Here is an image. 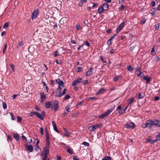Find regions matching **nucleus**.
<instances>
[{
	"instance_id": "2",
	"label": "nucleus",
	"mask_w": 160,
	"mask_h": 160,
	"mask_svg": "<svg viewBox=\"0 0 160 160\" xmlns=\"http://www.w3.org/2000/svg\"><path fill=\"white\" fill-rule=\"evenodd\" d=\"M115 107V105H113V106H112V108H111L107 110L104 113H102L99 116L98 118H103L105 117H106L107 116L109 115V114H110L111 112L113 111Z\"/></svg>"
},
{
	"instance_id": "49",
	"label": "nucleus",
	"mask_w": 160,
	"mask_h": 160,
	"mask_svg": "<svg viewBox=\"0 0 160 160\" xmlns=\"http://www.w3.org/2000/svg\"><path fill=\"white\" fill-rule=\"evenodd\" d=\"M39 131L41 135L43 134V129L42 128H40Z\"/></svg>"
},
{
	"instance_id": "21",
	"label": "nucleus",
	"mask_w": 160,
	"mask_h": 160,
	"mask_svg": "<svg viewBox=\"0 0 160 160\" xmlns=\"http://www.w3.org/2000/svg\"><path fill=\"white\" fill-rule=\"evenodd\" d=\"M13 137L17 141H19V136L18 133H14L13 134Z\"/></svg>"
},
{
	"instance_id": "35",
	"label": "nucleus",
	"mask_w": 160,
	"mask_h": 160,
	"mask_svg": "<svg viewBox=\"0 0 160 160\" xmlns=\"http://www.w3.org/2000/svg\"><path fill=\"white\" fill-rule=\"evenodd\" d=\"M10 67L11 68L12 71L14 72L15 71V66L12 64H10Z\"/></svg>"
},
{
	"instance_id": "24",
	"label": "nucleus",
	"mask_w": 160,
	"mask_h": 160,
	"mask_svg": "<svg viewBox=\"0 0 160 160\" xmlns=\"http://www.w3.org/2000/svg\"><path fill=\"white\" fill-rule=\"evenodd\" d=\"M45 132L46 136V139H49L48 132V131L47 128H46L45 129Z\"/></svg>"
},
{
	"instance_id": "4",
	"label": "nucleus",
	"mask_w": 160,
	"mask_h": 160,
	"mask_svg": "<svg viewBox=\"0 0 160 160\" xmlns=\"http://www.w3.org/2000/svg\"><path fill=\"white\" fill-rule=\"evenodd\" d=\"M127 22V20L125 21L124 22H122L119 25V26L117 28L116 31V33H118L121 31L122 29L124 27L125 23H126Z\"/></svg>"
},
{
	"instance_id": "38",
	"label": "nucleus",
	"mask_w": 160,
	"mask_h": 160,
	"mask_svg": "<svg viewBox=\"0 0 160 160\" xmlns=\"http://www.w3.org/2000/svg\"><path fill=\"white\" fill-rule=\"evenodd\" d=\"M65 109L66 110V112H68V113L70 112L69 110L70 109V108H69V106H66L65 107Z\"/></svg>"
},
{
	"instance_id": "37",
	"label": "nucleus",
	"mask_w": 160,
	"mask_h": 160,
	"mask_svg": "<svg viewBox=\"0 0 160 160\" xmlns=\"http://www.w3.org/2000/svg\"><path fill=\"white\" fill-rule=\"evenodd\" d=\"M121 78V77L120 76H118L117 77H114L113 78V80L115 81H117L119 79V78Z\"/></svg>"
},
{
	"instance_id": "8",
	"label": "nucleus",
	"mask_w": 160,
	"mask_h": 160,
	"mask_svg": "<svg viewBox=\"0 0 160 160\" xmlns=\"http://www.w3.org/2000/svg\"><path fill=\"white\" fill-rule=\"evenodd\" d=\"M142 73V72H141V68H138V66L136 70V74L138 77H142L141 74Z\"/></svg>"
},
{
	"instance_id": "7",
	"label": "nucleus",
	"mask_w": 160,
	"mask_h": 160,
	"mask_svg": "<svg viewBox=\"0 0 160 160\" xmlns=\"http://www.w3.org/2000/svg\"><path fill=\"white\" fill-rule=\"evenodd\" d=\"M39 14V10L38 9L35 10L32 13V19L36 18L37 15Z\"/></svg>"
},
{
	"instance_id": "6",
	"label": "nucleus",
	"mask_w": 160,
	"mask_h": 160,
	"mask_svg": "<svg viewBox=\"0 0 160 160\" xmlns=\"http://www.w3.org/2000/svg\"><path fill=\"white\" fill-rule=\"evenodd\" d=\"M82 78H80L77 79L76 80L74 81L72 83V85L75 86L77 85L78 83H79L82 82Z\"/></svg>"
},
{
	"instance_id": "33",
	"label": "nucleus",
	"mask_w": 160,
	"mask_h": 160,
	"mask_svg": "<svg viewBox=\"0 0 160 160\" xmlns=\"http://www.w3.org/2000/svg\"><path fill=\"white\" fill-rule=\"evenodd\" d=\"M107 43L108 46H111L112 43V40L109 39L107 41Z\"/></svg>"
},
{
	"instance_id": "32",
	"label": "nucleus",
	"mask_w": 160,
	"mask_h": 160,
	"mask_svg": "<svg viewBox=\"0 0 160 160\" xmlns=\"http://www.w3.org/2000/svg\"><path fill=\"white\" fill-rule=\"evenodd\" d=\"M127 69L130 72H132L133 70V69L132 68V67L130 65L127 66Z\"/></svg>"
},
{
	"instance_id": "17",
	"label": "nucleus",
	"mask_w": 160,
	"mask_h": 160,
	"mask_svg": "<svg viewBox=\"0 0 160 160\" xmlns=\"http://www.w3.org/2000/svg\"><path fill=\"white\" fill-rule=\"evenodd\" d=\"M104 11L107 10L108 8V4L107 3L103 4L102 6Z\"/></svg>"
},
{
	"instance_id": "42",
	"label": "nucleus",
	"mask_w": 160,
	"mask_h": 160,
	"mask_svg": "<svg viewBox=\"0 0 160 160\" xmlns=\"http://www.w3.org/2000/svg\"><path fill=\"white\" fill-rule=\"evenodd\" d=\"M155 54V49L154 48H152V50L151 52V54L153 55H154Z\"/></svg>"
},
{
	"instance_id": "19",
	"label": "nucleus",
	"mask_w": 160,
	"mask_h": 160,
	"mask_svg": "<svg viewBox=\"0 0 160 160\" xmlns=\"http://www.w3.org/2000/svg\"><path fill=\"white\" fill-rule=\"evenodd\" d=\"M43 151L45 153L44 156H47L48 154L49 153V149L43 148Z\"/></svg>"
},
{
	"instance_id": "47",
	"label": "nucleus",
	"mask_w": 160,
	"mask_h": 160,
	"mask_svg": "<svg viewBox=\"0 0 160 160\" xmlns=\"http://www.w3.org/2000/svg\"><path fill=\"white\" fill-rule=\"evenodd\" d=\"M58 53V51H56L55 52L53 53V55L55 57H57L59 56V54H58L57 53Z\"/></svg>"
},
{
	"instance_id": "64",
	"label": "nucleus",
	"mask_w": 160,
	"mask_h": 160,
	"mask_svg": "<svg viewBox=\"0 0 160 160\" xmlns=\"http://www.w3.org/2000/svg\"><path fill=\"white\" fill-rule=\"evenodd\" d=\"M73 160H80V159L77 158V156L76 155L74 156L73 157Z\"/></svg>"
},
{
	"instance_id": "46",
	"label": "nucleus",
	"mask_w": 160,
	"mask_h": 160,
	"mask_svg": "<svg viewBox=\"0 0 160 160\" xmlns=\"http://www.w3.org/2000/svg\"><path fill=\"white\" fill-rule=\"evenodd\" d=\"M2 104L3 108L4 109H6L7 108V106L6 103L4 102H2Z\"/></svg>"
},
{
	"instance_id": "55",
	"label": "nucleus",
	"mask_w": 160,
	"mask_h": 160,
	"mask_svg": "<svg viewBox=\"0 0 160 160\" xmlns=\"http://www.w3.org/2000/svg\"><path fill=\"white\" fill-rule=\"evenodd\" d=\"M35 112H31V113H30V116L31 117H33L34 116V115L35 114Z\"/></svg>"
},
{
	"instance_id": "15",
	"label": "nucleus",
	"mask_w": 160,
	"mask_h": 160,
	"mask_svg": "<svg viewBox=\"0 0 160 160\" xmlns=\"http://www.w3.org/2000/svg\"><path fill=\"white\" fill-rule=\"evenodd\" d=\"M40 98H41V102H42L43 101V99H46V96L44 94L43 92H42V93H40Z\"/></svg>"
},
{
	"instance_id": "30",
	"label": "nucleus",
	"mask_w": 160,
	"mask_h": 160,
	"mask_svg": "<svg viewBox=\"0 0 160 160\" xmlns=\"http://www.w3.org/2000/svg\"><path fill=\"white\" fill-rule=\"evenodd\" d=\"M102 160H111V158L109 156H106L102 158Z\"/></svg>"
},
{
	"instance_id": "40",
	"label": "nucleus",
	"mask_w": 160,
	"mask_h": 160,
	"mask_svg": "<svg viewBox=\"0 0 160 160\" xmlns=\"http://www.w3.org/2000/svg\"><path fill=\"white\" fill-rule=\"evenodd\" d=\"M67 152L71 154L73 153V152L72 150L69 148H68L67 150Z\"/></svg>"
},
{
	"instance_id": "34",
	"label": "nucleus",
	"mask_w": 160,
	"mask_h": 160,
	"mask_svg": "<svg viewBox=\"0 0 160 160\" xmlns=\"http://www.w3.org/2000/svg\"><path fill=\"white\" fill-rule=\"evenodd\" d=\"M159 23H158L155 25V28L156 30H158L159 28Z\"/></svg>"
},
{
	"instance_id": "39",
	"label": "nucleus",
	"mask_w": 160,
	"mask_h": 160,
	"mask_svg": "<svg viewBox=\"0 0 160 160\" xmlns=\"http://www.w3.org/2000/svg\"><path fill=\"white\" fill-rule=\"evenodd\" d=\"M138 97L139 99L142 98L143 97V96H142L141 93H138Z\"/></svg>"
},
{
	"instance_id": "22",
	"label": "nucleus",
	"mask_w": 160,
	"mask_h": 160,
	"mask_svg": "<svg viewBox=\"0 0 160 160\" xmlns=\"http://www.w3.org/2000/svg\"><path fill=\"white\" fill-rule=\"evenodd\" d=\"M104 11V10L102 6L99 7L98 9V12L100 14L102 13Z\"/></svg>"
},
{
	"instance_id": "10",
	"label": "nucleus",
	"mask_w": 160,
	"mask_h": 160,
	"mask_svg": "<svg viewBox=\"0 0 160 160\" xmlns=\"http://www.w3.org/2000/svg\"><path fill=\"white\" fill-rule=\"evenodd\" d=\"M153 121L151 120H148L146 123V127H151L153 125Z\"/></svg>"
},
{
	"instance_id": "50",
	"label": "nucleus",
	"mask_w": 160,
	"mask_h": 160,
	"mask_svg": "<svg viewBox=\"0 0 160 160\" xmlns=\"http://www.w3.org/2000/svg\"><path fill=\"white\" fill-rule=\"evenodd\" d=\"M70 98V96H69L67 94V95H66V96H65V97L63 99V100H65L66 99H69Z\"/></svg>"
},
{
	"instance_id": "16",
	"label": "nucleus",
	"mask_w": 160,
	"mask_h": 160,
	"mask_svg": "<svg viewBox=\"0 0 160 160\" xmlns=\"http://www.w3.org/2000/svg\"><path fill=\"white\" fill-rule=\"evenodd\" d=\"M49 139H46V146L44 148H49L50 142L49 141Z\"/></svg>"
},
{
	"instance_id": "48",
	"label": "nucleus",
	"mask_w": 160,
	"mask_h": 160,
	"mask_svg": "<svg viewBox=\"0 0 160 160\" xmlns=\"http://www.w3.org/2000/svg\"><path fill=\"white\" fill-rule=\"evenodd\" d=\"M7 47V44H6L5 45L4 48L3 50V54H4L5 53V52L6 50Z\"/></svg>"
},
{
	"instance_id": "23",
	"label": "nucleus",
	"mask_w": 160,
	"mask_h": 160,
	"mask_svg": "<svg viewBox=\"0 0 160 160\" xmlns=\"http://www.w3.org/2000/svg\"><path fill=\"white\" fill-rule=\"evenodd\" d=\"M156 9H157L156 8H153L151 9V13L152 15L153 16L155 14V12L157 11Z\"/></svg>"
},
{
	"instance_id": "63",
	"label": "nucleus",
	"mask_w": 160,
	"mask_h": 160,
	"mask_svg": "<svg viewBox=\"0 0 160 160\" xmlns=\"http://www.w3.org/2000/svg\"><path fill=\"white\" fill-rule=\"evenodd\" d=\"M47 157L48 156H44L42 158V160H50L49 158H48L47 159Z\"/></svg>"
},
{
	"instance_id": "56",
	"label": "nucleus",
	"mask_w": 160,
	"mask_h": 160,
	"mask_svg": "<svg viewBox=\"0 0 160 160\" xmlns=\"http://www.w3.org/2000/svg\"><path fill=\"white\" fill-rule=\"evenodd\" d=\"M22 140L24 141L25 140V141H27V139H26V137L25 136L23 135L22 134Z\"/></svg>"
},
{
	"instance_id": "57",
	"label": "nucleus",
	"mask_w": 160,
	"mask_h": 160,
	"mask_svg": "<svg viewBox=\"0 0 160 160\" xmlns=\"http://www.w3.org/2000/svg\"><path fill=\"white\" fill-rule=\"evenodd\" d=\"M68 114V112H66L64 111V113L62 114V116L63 117L65 116Z\"/></svg>"
},
{
	"instance_id": "59",
	"label": "nucleus",
	"mask_w": 160,
	"mask_h": 160,
	"mask_svg": "<svg viewBox=\"0 0 160 160\" xmlns=\"http://www.w3.org/2000/svg\"><path fill=\"white\" fill-rule=\"evenodd\" d=\"M151 5L152 7H154L155 5V2L154 1H152L151 2Z\"/></svg>"
},
{
	"instance_id": "11",
	"label": "nucleus",
	"mask_w": 160,
	"mask_h": 160,
	"mask_svg": "<svg viewBox=\"0 0 160 160\" xmlns=\"http://www.w3.org/2000/svg\"><path fill=\"white\" fill-rule=\"evenodd\" d=\"M26 148L27 151L30 152H32L33 150V148L31 145H28L27 144H26Z\"/></svg>"
},
{
	"instance_id": "45",
	"label": "nucleus",
	"mask_w": 160,
	"mask_h": 160,
	"mask_svg": "<svg viewBox=\"0 0 160 160\" xmlns=\"http://www.w3.org/2000/svg\"><path fill=\"white\" fill-rule=\"evenodd\" d=\"M67 91V89L66 88H65L64 89V90H63V91H62V93H61V95L62 96L64 95L66 93V92Z\"/></svg>"
},
{
	"instance_id": "5",
	"label": "nucleus",
	"mask_w": 160,
	"mask_h": 160,
	"mask_svg": "<svg viewBox=\"0 0 160 160\" xmlns=\"http://www.w3.org/2000/svg\"><path fill=\"white\" fill-rule=\"evenodd\" d=\"M125 127L126 128L129 129H133L135 127V125L132 122L127 123L125 125Z\"/></svg>"
},
{
	"instance_id": "29",
	"label": "nucleus",
	"mask_w": 160,
	"mask_h": 160,
	"mask_svg": "<svg viewBox=\"0 0 160 160\" xmlns=\"http://www.w3.org/2000/svg\"><path fill=\"white\" fill-rule=\"evenodd\" d=\"M102 126V123H99L98 124H97L95 125H94V127L95 128V129L96 130V128L101 127Z\"/></svg>"
},
{
	"instance_id": "13",
	"label": "nucleus",
	"mask_w": 160,
	"mask_h": 160,
	"mask_svg": "<svg viewBox=\"0 0 160 160\" xmlns=\"http://www.w3.org/2000/svg\"><path fill=\"white\" fill-rule=\"evenodd\" d=\"M153 124L158 127H160V121L157 120L153 121Z\"/></svg>"
},
{
	"instance_id": "28",
	"label": "nucleus",
	"mask_w": 160,
	"mask_h": 160,
	"mask_svg": "<svg viewBox=\"0 0 160 160\" xmlns=\"http://www.w3.org/2000/svg\"><path fill=\"white\" fill-rule=\"evenodd\" d=\"M105 90L106 89L104 88H101L97 92L96 94H99L102 91H105Z\"/></svg>"
},
{
	"instance_id": "12",
	"label": "nucleus",
	"mask_w": 160,
	"mask_h": 160,
	"mask_svg": "<svg viewBox=\"0 0 160 160\" xmlns=\"http://www.w3.org/2000/svg\"><path fill=\"white\" fill-rule=\"evenodd\" d=\"M93 68V67H91L87 71L86 73V77L89 76L92 74V71Z\"/></svg>"
},
{
	"instance_id": "9",
	"label": "nucleus",
	"mask_w": 160,
	"mask_h": 160,
	"mask_svg": "<svg viewBox=\"0 0 160 160\" xmlns=\"http://www.w3.org/2000/svg\"><path fill=\"white\" fill-rule=\"evenodd\" d=\"M56 82L58 85V86H61L62 87H64V84L63 81H61L59 78L56 80Z\"/></svg>"
},
{
	"instance_id": "25",
	"label": "nucleus",
	"mask_w": 160,
	"mask_h": 160,
	"mask_svg": "<svg viewBox=\"0 0 160 160\" xmlns=\"http://www.w3.org/2000/svg\"><path fill=\"white\" fill-rule=\"evenodd\" d=\"M127 108H128V106H127L124 109H123V110H121L120 111L118 112L119 114L120 115H121V114H122V113H123L124 112H125V111L126 110Z\"/></svg>"
},
{
	"instance_id": "54",
	"label": "nucleus",
	"mask_w": 160,
	"mask_h": 160,
	"mask_svg": "<svg viewBox=\"0 0 160 160\" xmlns=\"http://www.w3.org/2000/svg\"><path fill=\"white\" fill-rule=\"evenodd\" d=\"M82 144L86 146H89V143L86 142H84L82 143Z\"/></svg>"
},
{
	"instance_id": "20",
	"label": "nucleus",
	"mask_w": 160,
	"mask_h": 160,
	"mask_svg": "<svg viewBox=\"0 0 160 160\" xmlns=\"http://www.w3.org/2000/svg\"><path fill=\"white\" fill-rule=\"evenodd\" d=\"M143 79L146 80V83L147 84H149L150 83V78H148L147 76H144L143 77Z\"/></svg>"
},
{
	"instance_id": "44",
	"label": "nucleus",
	"mask_w": 160,
	"mask_h": 160,
	"mask_svg": "<svg viewBox=\"0 0 160 160\" xmlns=\"http://www.w3.org/2000/svg\"><path fill=\"white\" fill-rule=\"evenodd\" d=\"M18 46L20 47L23 46L24 45V43L22 41L20 42H19L18 43Z\"/></svg>"
},
{
	"instance_id": "52",
	"label": "nucleus",
	"mask_w": 160,
	"mask_h": 160,
	"mask_svg": "<svg viewBox=\"0 0 160 160\" xmlns=\"http://www.w3.org/2000/svg\"><path fill=\"white\" fill-rule=\"evenodd\" d=\"M156 138L158 140H160V132L156 135Z\"/></svg>"
},
{
	"instance_id": "53",
	"label": "nucleus",
	"mask_w": 160,
	"mask_h": 160,
	"mask_svg": "<svg viewBox=\"0 0 160 160\" xmlns=\"http://www.w3.org/2000/svg\"><path fill=\"white\" fill-rule=\"evenodd\" d=\"M64 135L68 137L70 136V135L68 132H66L64 134Z\"/></svg>"
},
{
	"instance_id": "41",
	"label": "nucleus",
	"mask_w": 160,
	"mask_h": 160,
	"mask_svg": "<svg viewBox=\"0 0 160 160\" xmlns=\"http://www.w3.org/2000/svg\"><path fill=\"white\" fill-rule=\"evenodd\" d=\"M8 26L9 23L8 22H6L4 25L3 28H6L8 27Z\"/></svg>"
},
{
	"instance_id": "51",
	"label": "nucleus",
	"mask_w": 160,
	"mask_h": 160,
	"mask_svg": "<svg viewBox=\"0 0 160 160\" xmlns=\"http://www.w3.org/2000/svg\"><path fill=\"white\" fill-rule=\"evenodd\" d=\"M84 43L85 45L88 46L89 47L90 46V43L88 41H86L84 42Z\"/></svg>"
},
{
	"instance_id": "1",
	"label": "nucleus",
	"mask_w": 160,
	"mask_h": 160,
	"mask_svg": "<svg viewBox=\"0 0 160 160\" xmlns=\"http://www.w3.org/2000/svg\"><path fill=\"white\" fill-rule=\"evenodd\" d=\"M58 102L56 100H53L50 102H48L46 103L45 107L46 108H50L52 110L55 111L58 110L59 108Z\"/></svg>"
},
{
	"instance_id": "62",
	"label": "nucleus",
	"mask_w": 160,
	"mask_h": 160,
	"mask_svg": "<svg viewBox=\"0 0 160 160\" xmlns=\"http://www.w3.org/2000/svg\"><path fill=\"white\" fill-rule=\"evenodd\" d=\"M88 80H86L84 81L82 84L83 85H86L88 84Z\"/></svg>"
},
{
	"instance_id": "14",
	"label": "nucleus",
	"mask_w": 160,
	"mask_h": 160,
	"mask_svg": "<svg viewBox=\"0 0 160 160\" xmlns=\"http://www.w3.org/2000/svg\"><path fill=\"white\" fill-rule=\"evenodd\" d=\"M52 123L53 126L54 130L58 133H59V131L57 128V126L55 122L53 121H52Z\"/></svg>"
},
{
	"instance_id": "26",
	"label": "nucleus",
	"mask_w": 160,
	"mask_h": 160,
	"mask_svg": "<svg viewBox=\"0 0 160 160\" xmlns=\"http://www.w3.org/2000/svg\"><path fill=\"white\" fill-rule=\"evenodd\" d=\"M88 129L89 130L92 131H94L95 130L94 125L89 127Z\"/></svg>"
},
{
	"instance_id": "31",
	"label": "nucleus",
	"mask_w": 160,
	"mask_h": 160,
	"mask_svg": "<svg viewBox=\"0 0 160 160\" xmlns=\"http://www.w3.org/2000/svg\"><path fill=\"white\" fill-rule=\"evenodd\" d=\"M125 8H126V7L124 5H122L118 9L120 11H122Z\"/></svg>"
},
{
	"instance_id": "36",
	"label": "nucleus",
	"mask_w": 160,
	"mask_h": 160,
	"mask_svg": "<svg viewBox=\"0 0 160 160\" xmlns=\"http://www.w3.org/2000/svg\"><path fill=\"white\" fill-rule=\"evenodd\" d=\"M55 96L57 97H60L62 96L61 94V92H57L56 93Z\"/></svg>"
},
{
	"instance_id": "18",
	"label": "nucleus",
	"mask_w": 160,
	"mask_h": 160,
	"mask_svg": "<svg viewBox=\"0 0 160 160\" xmlns=\"http://www.w3.org/2000/svg\"><path fill=\"white\" fill-rule=\"evenodd\" d=\"M134 99H135V98L133 97L128 99V105L127 106H128L130 104H131L132 103V102H133Z\"/></svg>"
},
{
	"instance_id": "27",
	"label": "nucleus",
	"mask_w": 160,
	"mask_h": 160,
	"mask_svg": "<svg viewBox=\"0 0 160 160\" xmlns=\"http://www.w3.org/2000/svg\"><path fill=\"white\" fill-rule=\"evenodd\" d=\"M36 139L37 140V142L36 144L35 145V146H36V148H35V149L36 150H37V148L38 149H39V146H38V143H39V140L37 138Z\"/></svg>"
},
{
	"instance_id": "3",
	"label": "nucleus",
	"mask_w": 160,
	"mask_h": 160,
	"mask_svg": "<svg viewBox=\"0 0 160 160\" xmlns=\"http://www.w3.org/2000/svg\"><path fill=\"white\" fill-rule=\"evenodd\" d=\"M37 117L41 120H43L46 116L45 112L44 111H42L41 114L38 112L35 113Z\"/></svg>"
},
{
	"instance_id": "61",
	"label": "nucleus",
	"mask_w": 160,
	"mask_h": 160,
	"mask_svg": "<svg viewBox=\"0 0 160 160\" xmlns=\"http://www.w3.org/2000/svg\"><path fill=\"white\" fill-rule=\"evenodd\" d=\"M61 90H62V88L61 87V86H58V88L57 89V91L59 92H61Z\"/></svg>"
},
{
	"instance_id": "60",
	"label": "nucleus",
	"mask_w": 160,
	"mask_h": 160,
	"mask_svg": "<svg viewBox=\"0 0 160 160\" xmlns=\"http://www.w3.org/2000/svg\"><path fill=\"white\" fill-rule=\"evenodd\" d=\"M82 67H78V68L77 71L78 72H81V71H82Z\"/></svg>"
},
{
	"instance_id": "43",
	"label": "nucleus",
	"mask_w": 160,
	"mask_h": 160,
	"mask_svg": "<svg viewBox=\"0 0 160 160\" xmlns=\"http://www.w3.org/2000/svg\"><path fill=\"white\" fill-rule=\"evenodd\" d=\"M17 119H18V122H21L22 118L20 116H18L17 117Z\"/></svg>"
},
{
	"instance_id": "58",
	"label": "nucleus",
	"mask_w": 160,
	"mask_h": 160,
	"mask_svg": "<svg viewBox=\"0 0 160 160\" xmlns=\"http://www.w3.org/2000/svg\"><path fill=\"white\" fill-rule=\"evenodd\" d=\"M124 0H119L118 1V3L119 4H123L124 2Z\"/></svg>"
}]
</instances>
